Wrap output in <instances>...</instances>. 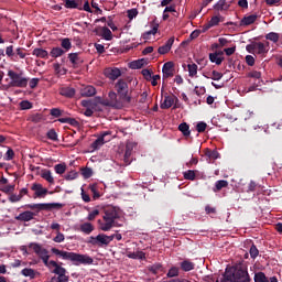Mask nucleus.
Listing matches in <instances>:
<instances>
[{
    "label": "nucleus",
    "mask_w": 282,
    "mask_h": 282,
    "mask_svg": "<svg viewBox=\"0 0 282 282\" xmlns=\"http://www.w3.org/2000/svg\"><path fill=\"white\" fill-rule=\"evenodd\" d=\"M65 206L61 203H36V204H26L23 206V208H29L30 210H25L21 213L19 216L15 217L17 221H32L41 210H61Z\"/></svg>",
    "instance_id": "obj_1"
},
{
    "label": "nucleus",
    "mask_w": 282,
    "mask_h": 282,
    "mask_svg": "<svg viewBox=\"0 0 282 282\" xmlns=\"http://www.w3.org/2000/svg\"><path fill=\"white\" fill-rule=\"evenodd\" d=\"M51 252L56 254V257H62L65 261H72L74 265H91L94 264V258L87 254H80L76 252L62 251L57 248H52Z\"/></svg>",
    "instance_id": "obj_2"
},
{
    "label": "nucleus",
    "mask_w": 282,
    "mask_h": 282,
    "mask_svg": "<svg viewBox=\"0 0 282 282\" xmlns=\"http://www.w3.org/2000/svg\"><path fill=\"white\" fill-rule=\"evenodd\" d=\"M102 219L104 220H98L99 230H102L104 232H109L111 228L120 226L118 225V223H116V219H120V212H118L116 207H108L105 210Z\"/></svg>",
    "instance_id": "obj_3"
},
{
    "label": "nucleus",
    "mask_w": 282,
    "mask_h": 282,
    "mask_svg": "<svg viewBox=\"0 0 282 282\" xmlns=\"http://www.w3.org/2000/svg\"><path fill=\"white\" fill-rule=\"evenodd\" d=\"M216 282H219V280ZM220 282H250V274L246 269H238L235 273L224 274V279Z\"/></svg>",
    "instance_id": "obj_4"
},
{
    "label": "nucleus",
    "mask_w": 282,
    "mask_h": 282,
    "mask_svg": "<svg viewBox=\"0 0 282 282\" xmlns=\"http://www.w3.org/2000/svg\"><path fill=\"white\" fill-rule=\"evenodd\" d=\"M8 76L10 78V87H19L24 89L30 83V78L23 77V72L17 73L14 70H8Z\"/></svg>",
    "instance_id": "obj_5"
},
{
    "label": "nucleus",
    "mask_w": 282,
    "mask_h": 282,
    "mask_svg": "<svg viewBox=\"0 0 282 282\" xmlns=\"http://www.w3.org/2000/svg\"><path fill=\"white\" fill-rule=\"evenodd\" d=\"M113 241V236H107L105 234H99L96 237L90 236L86 240V243L90 246H97V248H105L106 246H109V243Z\"/></svg>",
    "instance_id": "obj_6"
},
{
    "label": "nucleus",
    "mask_w": 282,
    "mask_h": 282,
    "mask_svg": "<svg viewBox=\"0 0 282 282\" xmlns=\"http://www.w3.org/2000/svg\"><path fill=\"white\" fill-rule=\"evenodd\" d=\"M115 89L121 100H126V102H131V97L129 96V84H127V80L119 79L115 85Z\"/></svg>",
    "instance_id": "obj_7"
},
{
    "label": "nucleus",
    "mask_w": 282,
    "mask_h": 282,
    "mask_svg": "<svg viewBox=\"0 0 282 282\" xmlns=\"http://www.w3.org/2000/svg\"><path fill=\"white\" fill-rule=\"evenodd\" d=\"M29 248L30 250H33V252H35V254H37L40 259H45L50 257V251H47V249L43 248L41 245L36 242H31L29 245Z\"/></svg>",
    "instance_id": "obj_8"
},
{
    "label": "nucleus",
    "mask_w": 282,
    "mask_h": 282,
    "mask_svg": "<svg viewBox=\"0 0 282 282\" xmlns=\"http://www.w3.org/2000/svg\"><path fill=\"white\" fill-rule=\"evenodd\" d=\"M68 61L72 64L73 69H78V67L85 63V58L80 56V53H69Z\"/></svg>",
    "instance_id": "obj_9"
},
{
    "label": "nucleus",
    "mask_w": 282,
    "mask_h": 282,
    "mask_svg": "<svg viewBox=\"0 0 282 282\" xmlns=\"http://www.w3.org/2000/svg\"><path fill=\"white\" fill-rule=\"evenodd\" d=\"M163 80L166 78H173L175 76V63L166 62L162 68Z\"/></svg>",
    "instance_id": "obj_10"
},
{
    "label": "nucleus",
    "mask_w": 282,
    "mask_h": 282,
    "mask_svg": "<svg viewBox=\"0 0 282 282\" xmlns=\"http://www.w3.org/2000/svg\"><path fill=\"white\" fill-rule=\"evenodd\" d=\"M31 191H34V199H36V197H45V195L48 193L47 188L43 187L41 183H33Z\"/></svg>",
    "instance_id": "obj_11"
},
{
    "label": "nucleus",
    "mask_w": 282,
    "mask_h": 282,
    "mask_svg": "<svg viewBox=\"0 0 282 282\" xmlns=\"http://www.w3.org/2000/svg\"><path fill=\"white\" fill-rule=\"evenodd\" d=\"M67 10H83V0H62Z\"/></svg>",
    "instance_id": "obj_12"
},
{
    "label": "nucleus",
    "mask_w": 282,
    "mask_h": 282,
    "mask_svg": "<svg viewBox=\"0 0 282 282\" xmlns=\"http://www.w3.org/2000/svg\"><path fill=\"white\" fill-rule=\"evenodd\" d=\"M105 76L106 78H109L110 80H118L122 76V70L120 68H106L105 69Z\"/></svg>",
    "instance_id": "obj_13"
},
{
    "label": "nucleus",
    "mask_w": 282,
    "mask_h": 282,
    "mask_svg": "<svg viewBox=\"0 0 282 282\" xmlns=\"http://www.w3.org/2000/svg\"><path fill=\"white\" fill-rule=\"evenodd\" d=\"M175 100H177V97L175 95H164V100L161 104V109H171L173 105H175Z\"/></svg>",
    "instance_id": "obj_14"
},
{
    "label": "nucleus",
    "mask_w": 282,
    "mask_h": 282,
    "mask_svg": "<svg viewBox=\"0 0 282 282\" xmlns=\"http://www.w3.org/2000/svg\"><path fill=\"white\" fill-rule=\"evenodd\" d=\"M173 43H175V36L170 37L164 45L159 47V54H169L171 52V48L173 47Z\"/></svg>",
    "instance_id": "obj_15"
},
{
    "label": "nucleus",
    "mask_w": 282,
    "mask_h": 282,
    "mask_svg": "<svg viewBox=\"0 0 282 282\" xmlns=\"http://www.w3.org/2000/svg\"><path fill=\"white\" fill-rule=\"evenodd\" d=\"M180 270L183 272H192V270H195V262L185 259L178 263Z\"/></svg>",
    "instance_id": "obj_16"
},
{
    "label": "nucleus",
    "mask_w": 282,
    "mask_h": 282,
    "mask_svg": "<svg viewBox=\"0 0 282 282\" xmlns=\"http://www.w3.org/2000/svg\"><path fill=\"white\" fill-rule=\"evenodd\" d=\"M107 135H109V132H104L97 140H95L91 143V149L94 151H97V149H100V147H102V144H105V138H107Z\"/></svg>",
    "instance_id": "obj_17"
},
{
    "label": "nucleus",
    "mask_w": 282,
    "mask_h": 282,
    "mask_svg": "<svg viewBox=\"0 0 282 282\" xmlns=\"http://www.w3.org/2000/svg\"><path fill=\"white\" fill-rule=\"evenodd\" d=\"M59 95L64 96V98H74V96H76V89L72 87H62L59 88Z\"/></svg>",
    "instance_id": "obj_18"
},
{
    "label": "nucleus",
    "mask_w": 282,
    "mask_h": 282,
    "mask_svg": "<svg viewBox=\"0 0 282 282\" xmlns=\"http://www.w3.org/2000/svg\"><path fill=\"white\" fill-rule=\"evenodd\" d=\"M258 18H259V15H257V14L245 15V17L241 19V21H240V25H241V26L252 25V23H254Z\"/></svg>",
    "instance_id": "obj_19"
},
{
    "label": "nucleus",
    "mask_w": 282,
    "mask_h": 282,
    "mask_svg": "<svg viewBox=\"0 0 282 282\" xmlns=\"http://www.w3.org/2000/svg\"><path fill=\"white\" fill-rule=\"evenodd\" d=\"M83 98H91V96H96V88L94 86H86L82 89Z\"/></svg>",
    "instance_id": "obj_20"
},
{
    "label": "nucleus",
    "mask_w": 282,
    "mask_h": 282,
    "mask_svg": "<svg viewBox=\"0 0 282 282\" xmlns=\"http://www.w3.org/2000/svg\"><path fill=\"white\" fill-rule=\"evenodd\" d=\"M219 15H214L210 21L203 26V32H207V30H210V28H215V25H219Z\"/></svg>",
    "instance_id": "obj_21"
},
{
    "label": "nucleus",
    "mask_w": 282,
    "mask_h": 282,
    "mask_svg": "<svg viewBox=\"0 0 282 282\" xmlns=\"http://www.w3.org/2000/svg\"><path fill=\"white\" fill-rule=\"evenodd\" d=\"M94 230L91 223H84L79 226V232H84V235H91Z\"/></svg>",
    "instance_id": "obj_22"
},
{
    "label": "nucleus",
    "mask_w": 282,
    "mask_h": 282,
    "mask_svg": "<svg viewBox=\"0 0 282 282\" xmlns=\"http://www.w3.org/2000/svg\"><path fill=\"white\" fill-rule=\"evenodd\" d=\"M64 54L66 53L61 46H55L50 52V56H52V58H61Z\"/></svg>",
    "instance_id": "obj_23"
},
{
    "label": "nucleus",
    "mask_w": 282,
    "mask_h": 282,
    "mask_svg": "<svg viewBox=\"0 0 282 282\" xmlns=\"http://www.w3.org/2000/svg\"><path fill=\"white\" fill-rule=\"evenodd\" d=\"M178 131L184 135V138L191 137V126L186 122H182L178 124Z\"/></svg>",
    "instance_id": "obj_24"
},
{
    "label": "nucleus",
    "mask_w": 282,
    "mask_h": 282,
    "mask_svg": "<svg viewBox=\"0 0 282 282\" xmlns=\"http://www.w3.org/2000/svg\"><path fill=\"white\" fill-rule=\"evenodd\" d=\"M32 54L36 56V58H47L50 56V53L43 48H34Z\"/></svg>",
    "instance_id": "obj_25"
},
{
    "label": "nucleus",
    "mask_w": 282,
    "mask_h": 282,
    "mask_svg": "<svg viewBox=\"0 0 282 282\" xmlns=\"http://www.w3.org/2000/svg\"><path fill=\"white\" fill-rule=\"evenodd\" d=\"M230 8V4L226 2V0H219L215 6L214 10H217L218 12H224V10H228Z\"/></svg>",
    "instance_id": "obj_26"
},
{
    "label": "nucleus",
    "mask_w": 282,
    "mask_h": 282,
    "mask_svg": "<svg viewBox=\"0 0 282 282\" xmlns=\"http://www.w3.org/2000/svg\"><path fill=\"white\" fill-rule=\"evenodd\" d=\"M41 177L42 180H45L46 182H48V184H54V176H52V171L42 170Z\"/></svg>",
    "instance_id": "obj_27"
},
{
    "label": "nucleus",
    "mask_w": 282,
    "mask_h": 282,
    "mask_svg": "<svg viewBox=\"0 0 282 282\" xmlns=\"http://www.w3.org/2000/svg\"><path fill=\"white\" fill-rule=\"evenodd\" d=\"M223 188H228V181L220 180L215 183V187L213 188L214 193H219Z\"/></svg>",
    "instance_id": "obj_28"
},
{
    "label": "nucleus",
    "mask_w": 282,
    "mask_h": 282,
    "mask_svg": "<svg viewBox=\"0 0 282 282\" xmlns=\"http://www.w3.org/2000/svg\"><path fill=\"white\" fill-rule=\"evenodd\" d=\"M61 47L67 54V52H69V50H72V40H69V37L62 39L61 40Z\"/></svg>",
    "instance_id": "obj_29"
},
{
    "label": "nucleus",
    "mask_w": 282,
    "mask_h": 282,
    "mask_svg": "<svg viewBox=\"0 0 282 282\" xmlns=\"http://www.w3.org/2000/svg\"><path fill=\"white\" fill-rule=\"evenodd\" d=\"M147 65V59L145 58H141L134 62H131L130 67L131 69H142V67Z\"/></svg>",
    "instance_id": "obj_30"
},
{
    "label": "nucleus",
    "mask_w": 282,
    "mask_h": 282,
    "mask_svg": "<svg viewBox=\"0 0 282 282\" xmlns=\"http://www.w3.org/2000/svg\"><path fill=\"white\" fill-rule=\"evenodd\" d=\"M101 36L105 39V41H111L113 39L111 30L107 26L101 28Z\"/></svg>",
    "instance_id": "obj_31"
},
{
    "label": "nucleus",
    "mask_w": 282,
    "mask_h": 282,
    "mask_svg": "<svg viewBox=\"0 0 282 282\" xmlns=\"http://www.w3.org/2000/svg\"><path fill=\"white\" fill-rule=\"evenodd\" d=\"M197 69H198L197 64H195V63L188 64L187 65L188 76L191 78H195V76H197Z\"/></svg>",
    "instance_id": "obj_32"
},
{
    "label": "nucleus",
    "mask_w": 282,
    "mask_h": 282,
    "mask_svg": "<svg viewBox=\"0 0 282 282\" xmlns=\"http://www.w3.org/2000/svg\"><path fill=\"white\" fill-rule=\"evenodd\" d=\"M21 274L23 276H29L30 279H36V271L34 269H30V268H24L21 271Z\"/></svg>",
    "instance_id": "obj_33"
},
{
    "label": "nucleus",
    "mask_w": 282,
    "mask_h": 282,
    "mask_svg": "<svg viewBox=\"0 0 282 282\" xmlns=\"http://www.w3.org/2000/svg\"><path fill=\"white\" fill-rule=\"evenodd\" d=\"M205 155H206V158H209V160H218L219 152H217V150L206 149Z\"/></svg>",
    "instance_id": "obj_34"
},
{
    "label": "nucleus",
    "mask_w": 282,
    "mask_h": 282,
    "mask_svg": "<svg viewBox=\"0 0 282 282\" xmlns=\"http://www.w3.org/2000/svg\"><path fill=\"white\" fill-rule=\"evenodd\" d=\"M209 61L210 63H216L217 65H221V63H224V57H219V55L215 53H210Z\"/></svg>",
    "instance_id": "obj_35"
},
{
    "label": "nucleus",
    "mask_w": 282,
    "mask_h": 282,
    "mask_svg": "<svg viewBox=\"0 0 282 282\" xmlns=\"http://www.w3.org/2000/svg\"><path fill=\"white\" fill-rule=\"evenodd\" d=\"M54 171H55V173H57V175H63V173H65V171H67V165L65 163L56 164L54 166Z\"/></svg>",
    "instance_id": "obj_36"
},
{
    "label": "nucleus",
    "mask_w": 282,
    "mask_h": 282,
    "mask_svg": "<svg viewBox=\"0 0 282 282\" xmlns=\"http://www.w3.org/2000/svg\"><path fill=\"white\" fill-rule=\"evenodd\" d=\"M205 78H210L212 80H221L224 78V74L213 70L212 76H206V74L203 75Z\"/></svg>",
    "instance_id": "obj_37"
},
{
    "label": "nucleus",
    "mask_w": 282,
    "mask_h": 282,
    "mask_svg": "<svg viewBox=\"0 0 282 282\" xmlns=\"http://www.w3.org/2000/svg\"><path fill=\"white\" fill-rule=\"evenodd\" d=\"M166 276H167L169 279H173V278H175V276H180V268H177V267H172V268L169 270Z\"/></svg>",
    "instance_id": "obj_38"
},
{
    "label": "nucleus",
    "mask_w": 282,
    "mask_h": 282,
    "mask_svg": "<svg viewBox=\"0 0 282 282\" xmlns=\"http://www.w3.org/2000/svg\"><path fill=\"white\" fill-rule=\"evenodd\" d=\"M46 137L48 140H52L53 142H58V133H56V130L54 129L48 130Z\"/></svg>",
    "instance_id": "obj_39"
},
{
    "label": "nucleus",
    "mask_w": 282,
    "mask_h": 282,
    "mask_svg": "<svg viewBox=\"0 0 282 282\" xmlns=\"http://www.w3.org/2000/svg\"><path fill=\"white\" fill-rule=\"evenodd\" d=\"M267 41H272V43H279V33L270 32L265 35Z\"/></svg>",
    "instance_id": "obj_40"
},
{
    "label": "nucleus",
    "mask_w": 282,
    "mask_h": 282,
    "mask_svg": "<svg viewBox=\"0 0 282 282\" xmlns=\"http://www.w3.org/2000/svg\"><path fill=\"white\" fill-rule=\"evenodd\" d=\"M82 175L85 180H89L94 175V170L91 167H84L82 169Z\"/></svg>",
    "instance_id": "obj_41"
},
{
    "label": "nucleus",
    "mask_w": 282,
    "mask_h": 282,
    "mask_svg": "<svg viewBox=\"0 0 282 282\" xmlns=\"http://www.w3.org/2000/svg\"><path fill=\"white\" fill-rule=\"evenodd\" d=\"M254 281H256V282H270V281L268 280V278L265 276V273H263V272H258V273H256V274H254Z\"/></svg>",
    "instance_id": "obj_42"
},
{
    "label": "nucleus",
    "mask_w": 282,
    "mask_h": 282,
    "mask_svg": "<svg viewBox=\"0 0 282 282\" xmlns=\"http://www.w3.org/2000/svg\"><path fill=\"white\" fill-rule=\"evenodd\" d=\"M256 50H258V54H267L265 44L263 42H256Z\"/></svg>",
    "instance_id": "obj_43"
},
{
    "label": "nucleus",
    "mask_w": 282,
    "mask_h": 282,
    "mask_svg": "<svg viewBox=\"0 0 282 282\" xmlns=\"http://www.w3.org/2000/svg\"><path fill=\"white\" fill-rule=\"evenodd\" d=\"M150 271L152 272V274H160V272H164V268L158 263L151 267Z\"/></svg>",
    "instance_id": "obj_44"
},
{
    "label": "nucleus",
    "mask_w": 282,
    "mask_h": 282,
    "mask_svg": "<svg viewBox=\"0 0 282 282\" xmlns=\"http://www.w3.org/2000/svg\"><path fill=\"white\" fill-rule=\"evenodd\" d=\"M151 25H152V30L147 31V32L149 33L150 36H151V35L155 36V34H158V30H159V28H160V24L156 23L155 21H152V22H151Z\"/></svg>",
    "instance_id": "obj_45"
},
{
    "label": "nucleus",
    "mask_w": 282,
    "mask_h": 282,
    "mask_svg": "<svg viewBox=\"0 0 282 282\" xmlns=\"http://www.w3.org/2000/svg\"><path fill=\"white\" fill-rule=\"evenodd\" d=\"M6 162H10L11 160H14V150L11 148H8L6 154H4Z\"/></svg>",
    "instance_id": "obj_46"
},
{
    "label": "nucleus",
    "mask_w": 282,
    "mask_h": 282,
    "mask_svg": "<svg viewBox=\"0 0 282 282\" xmlns=\"http://www.w3.org/2000/svg\"><path fill=\"white\" fill-rule=\"evenodd\" d=\"M184 180H189L191 182L195 181V171L188 170L184 172Z\"/></svg>",
    "instance_id": "obj_47"
},
{
    "label": "nucleus",
    "mask_w": 282,
    "mask_h": 282,
    "mask_svg": "<svg viewBox=\"0 0 282 282\" xmlns=\"http://www.w3.org/2000/svg\"><path fill=\"white\" fill-rule=\"evenodd\" d=\"M249 254L251 259H257V257H259V249L257 248V246L252 245L250 247Z\"/></svg>",
    "instance_id": "obj_48"
},
{
    "label": "nucleus",
    "mask_w": 282,
    "mask_h": 282,
    "mask_svg": "<svg viewBox=\"0 0 282 282\" xmlns=\"http://www.w3.org/2000/svg\"><path fill=\"white\" fill-rule=\"evenodd\" d=\"M78 177V172L76 171H70L65 175V180L67 182H72V180H76Z\"/></svg>",
    "instance_id": "obj_49"
},
{
    "label": "nucleus",
    "mask_w": 282,
    "mask_h": 282,
    "mask_svg": "<svg viewBox=\"0 0 282 282\" xmlns=\"http://www.w3.org/2000/svg\"><path fill=\"white\" fill-rule=\"evenodd\" d=\"M208 127V124H206V122L204 121H199L197 124H196V131L198 133H204V131H206V128Z\"/></svg>",
    "instance_id": "obj_50"
},
{
    "label": "nucleus",
    "mask_w": 282,
    "mask_h": 282,
    "mask_svg": "<svg viewBox=\"0 0 282 282\" xmlns=\"http://www.w3.org/2000/svg\"><path fill=\"white\" fill-rule=\"evenodd\" d=\"M50 115L53 116V118H61V116H63V110H61V108H53L51 109Z\"/></svg>",
    "instance_id": "obj_51"
},
{
    "label": "nucleus",
    "mask_w": 282,
    "mask_h": 282,
    "mask_svg": "<svg viewBox=\"0 0 282 282\" xmlns=\"http://www.w3.org/2000/svg\"><path fill=\"white\" fill-rule=\"evenodd\" d=\"M90 193H93L94 199H98L100 197V192H98V187L96 185L89 186Z\"/></svg>",
    "instance_id": "obj_52"
},
{
    "label": "nucleus",
    "mask_w": 282,
    "mask_h": 282,
    "mask_svg": "<svg viewBox=\"0 0 282 282\" xmlns=\"http://www.w3.org/2000/svg\"><path fill=\"white\" fill-rule=\"evenodd\" d=\"M194 94H196V96H204V94H206V87L202 86H196L194 88Z\"/></svg>",
    "instance_id": "obj_53"
},
{
    "label": "nucleus",
    "mask_w": 282,
    "mask_h": 282,
    "mask_svg": "<svg viewBox=\"0 0 282 282\" xmlns=\"http://www.w3.org/2000/svg\"><path fill=\"white\" fill-rule=\"evenodd\" d=\"M53 241H55V243H63V241H65V235H63L61 231H57V235L55 238H53Z\"/></svg>",
    "instance_id": "obj_54"
},
{
    "label": "nucleus",
    "mask_w": 282,
    "mask_h": 282,
    "mask_svg": "<svg viewBox=\"0 0 282 282\" xmlns=\"http://www.w3.org/2000/svg\"><path fill=\"white\" fill-rule=\"evenodd\" d=\"M108 98L110 102H112V105H116V102H118V94H116V91H110L108 94Z\"/></svg>",
    "instance_id": "obj_55"
},
{
    "label": "nucleus",
    "mask_w": 282,
    "mask_h": 282,
    "mask_svg": "<svg viewBox=\"0 0 282 282\" xmlns=\"http://www.w3.org/2000/svg\"><path fill=\"white\" fill-rule=\"evenodd\" d=\"M97 215H100V210L94 209L93 212H90L87 217L88 221H94Z\"/></svg>",
    "instance_id": "obj_56"
},
{
    "label": "nucleus",
    "mask_w": 282,
    "mask_h": 282,
    "mask_svg": "<svg viewBox=\"0 0 282 282\" xmlns=\"http://www.w3.org/2000/svg\"><path fill=\"white\" fill-rule=\"evenodd\" d=\"M248 78H256L257 80H259V78H261V72L252 70L248 73Z\"/></svg>",
    "instance_id": "obj_57"
},
{
    "label": "nucleus",
    "mask_w": 282,
    "mask_h": 282,
    "mask_svg": "<svg viewBox=\"0 0 282 282\" xmlns=\"http://www.w3.org/2000/svg\"><path fill=\"white\" fill-rule=\"evenodd\" d=\"M40 80L41 79H39V78H32L29 82L30 89H36V87L39 86Z\"/></svg>",
    "instance_id": "obj_58"
},
{
    "label": "nucleus",
    "mask_w": 282,
    "mask_h": 282,
    "mask_svg": "<svg viewBox=\"0 0 282 282\" xmlns=\"http://www.w3.org/2000/svg\"><path fill=\"white\" fill-rule=\"evenodd\" d=\"M20 107L22 110L32 109V102H30L28 100H23L20 102Z\"/></svg>",
    "instance_id": "obj_59"
},
{
    "label": "nucleus",
    "mask_w": 282,
    "mask_h": 282,
    "mask_svg": "<svg viewBox=\"0 0 282 282\" xmlns=\"http://www.w3.org/2000/svg\"><path fill=\"white\" fill-rule=\"evenodd\" d=\"M137 17H138V9L128 10V18L130 19V21H132V19H135Z\"/></svg>",
    "instance_id": "obj_60"
},
{
    "label": "nucleus",
    "mask_w": 282,
    "mask_h": 282,
    "mask_svg": "<svg viewBox=\"0 0 282 282\" xmlns=\"http://www.w3.org/2000/svg\"><path fill=\"white\" fill-rule=\"evenodd\" d=\"M41 120H43V115H41V113H35L31 117L32 122L37 123V122H41Z\"/></svg>",
    "instance_id": "obj_61"
},
{
    "label": "nucleus",
    "mask_w": 282,
    "mask_h": 282,
    "mask_svg": "<svg viewBox=\"0 0 282 282\" xmlns=\"http://www.w3.org/2000/svg\"><path fill=\"white\" fill-rule=\"evenodd\" d=\"M224 52L227 56H232V54H235V52H237V46L225 48Z\"/></svg>",
    "instance_id": "obj_62"
},
{
    "label": "nucleus",
    "mask_w": 282,
    "mask_h": 282,
    "mask_svg": "<svg viewBox=\"0 0 282 282\" xmlns=\"http://www.w3.org/2000/svg\"><path fill=\"white\" fill-rule=\"evenodd\" d=\"M67 124H70V127H80V122H78V120H76L75 118H69V117H68Z\"/></svg>",
    "instance_id": "obj_63"
},
{
    "label": "nucleus",
    "mask_w": 282,
    "mask_h": 282,
    "mask_svg": "<svg viewBox=\"0 0 282 282\" xmlns=\"http://www.w3.org/2000/svg\"><path fill=\"white\" fill-rule=\"evenodd\" d=\"M246 63L249 65V67H253L254 65V57L252 55H247L246 56Z\"/></svg>",
    "instance_id": "obj_64"
}]
</instances>
